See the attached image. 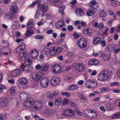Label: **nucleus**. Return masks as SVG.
I'll return each instance as SVG.
<instances>
[{
    "label": "nucleus",
    "mask_w": 120,
    "mask_h": 120,
    "mask_svg": "<svg viewBox=\"0 0 120 120\" xmlns=\"http://www.w3.org/2000/svg\"><path fill=\"white\" fill-rule=\"evenodd\" d=\"M25 48V45L23 44L22 45L18 47L17 48V51L20 54L19 55V58L21 60L23 59H26L27 57L28 56L29 54L26 52H23Z\"/></svg>",
    "instance_id": "nucleus-1"
},
{
    "label": "nucleus",
    "mask_w": 120,
    "mask_h": 120,
    "mask_svg": "<svg viewBox=\"0 0 120 120\" xmlns=\"http://www.w3.org/2000/svg\"><path fill=\"white\" fill-rule=\"evenodd\" d=\"M109 75L108 71L105 70H103L98 75V78L100 80H106L108 79Z\"/></svg>",
    "instance_id": "nucleus-2"
},
{
    "label": "nucleus",
    "mask_w": 120,
    "mask_h": 120,
    "mask_svg": "<svg viewBox=\"0 0 120 120\" xmlns=\"http://www.w3.org/2000/svg\"><path fill=\"white\" fill-rule=\"evenodd\" d=\"M77 44L78 47L80 49H83L85 48L87 46V40L84 38H81L78 40Z\"/></svg>",
    "instance_id": "nucleus-3"
},
{
    "label": "nucleus",
    "mask_w": 120,
    "mask_h": 120,
    "mask_svg": "<svg viewBox=\"0 0 120 120\" xmlns=\"http://www.w3.org/2000/svg\"><path fill=\"white\" fill-rule=\"evenodd\" d=\"M20 68L21 71H27L28 73H29L33 69L30 65L27 64L25 66L24 65L22 64V63Z\"/></svg>",
    "instance_id": "nucleus-4"
},
{
    "label": "nucleus",
    "mask_w": 120,
    "mask_h": 120,
    "mask_svg": "<svg viewBox=\"0 0 120 120\" xmlns=\"http://www.w3.org/2000/svg\"><path fill=\"white\" fill-rule=\"evenodd\" d=\"M19 80V83L22 85L23 89L26 88L27 87L28 81L26 78H20Z\"/></svg>",
    "instance_id": "nucleus-5"
},
{
    "label": "nucleus",
    "mask_w": 120,
    "mask_h": 120,
    "mask_svg": "<svg viewBox=\"0 0 120 120\" xmlns=\"http://www.w3.org/2000/svg\"><path fill=\"white\" fill-rule=\"evenodd\" d=\"M74 114V111L71 109L65 110L62 113V114L63 115L68 116H73Z\"/></svg>",
    "instance_id": "nucleus-6"
},
{
    "label": "nucleus",
    "mask_w": 120,
    "mask_h": 120,
    "mask_svg": "<svg viewBox=\"0 0 120 120\" xmlns=\"http://www.w3.org/2000/svg\"><path fill=\"white\" fill-rule=\"evenodd\" d=\"M85 68V65L82 63H78L75 66V69L79 72L83 71Z\"/></svg>",
    "instance_id": "nucleus-7"
},
{
    "label": "nucleus",
    "mask_w": 120,
    "mask_h": 120,
    "mask_svg": "<svg viewBox=\"0 0 120 120\" xmlns=\"http://www.w3.org/2000/svg\"><path fill=\"white\" fill-rule=\"evenodd\" d=\"M60 79L57 77H54L52 78L50 80V84L53 86H56L60 82Z\"/></svg>",
    "instance_id": "nucleus-8"
},
{
    "label": "nucleus",
    "mask_w": 120,
    "mask_h": 120,
    "mask_svg": "<svg viewBox=\"0 0 120 120\" xmlns=\"http://www.w3.org/2000/svg\"><path fill=\"white\" fill-rule=\"evenodd\" d=\"M53 72L55 74H58L61 71V67L58 64H55L52 68Z\"/></svg>",
    "instance_id": "nucleus-9"
},
{
    "label": "nucleus",
    "mask_w": 120,
    "mask_h": 120,
    "mask_svg": "<svg viewBox=\"0 0 120 120\" xmlns=\"http://www.w3.org/2000/svg\"><path fill=\"white\" fill-rule=\"evenodd\" d=\"M4 18L5 19H7L13 20L15 18V16L14 14L8 12L6 13L4 15Z\"/></svg>",
    "instance_id": "nucleus-10"
},
{
    "label": "nucleus",
    "mask_w": 120,
    "mask_h": 120,
    "mask_svg": "<svg viewBox=\"0 0 120 120\" xmlns=\"http://www.w3.org/2000/svg\"><path fill=\"white\" fill-rule=\"evenodd\" d=\"M49 80L47 78L44 77L41 80V83L42 86L43 87H46L48 84Z\"/></svg>",
    "instance_id": "nucleus-11"
},
{
    "label": "nucleus",
    "mask_w": 120,
    "mask_h": 120,
    "mask_svg": "<svg viewBox=\"0 0 120 120\" xmlns=\"http://www.w3.org/2000/svg\"><path fill=\"white\" fill-rule=\"evenodd\" d=\"M37 9L38 10H41L43 13H45L48 11V8L46 5H43L41 7L40 5H37Z\"/></svg>",
    "instance_id": "nucleus-12"
},
{
    "label": "nucleus",
    "mask_w": 120,
    "mask_h": 120,
    "mask_svg": "<svg viewBox=\"0 0 120 120\" xmlns=\"http://www.w3.org/2000/svg\"><path fill=\"white\" fill-rule=\"evenodd\" d=\"M92 30L90 27L85 28L83 31V34L86 36H90L92 34Z\"/></svg>",
    "instance_id": "nucleus-13"
},
{
    "label": "nucleus",
    "mask_w": 120,
    "mask_h": 120,
    "mask_svg": "<svg viewBox=\"0 0 120 120\" xmlns=\"http://www.w3.org/2000/svg\"><path fill=\"white\" fill-rule=\"evenodd\" d=\"M8 100L4 98H0V106L4 107H5L8 103Z\"/></svg>",
    "instance_id": "nucleus-14"
},
{
    "label": "nucleus",
    "mask_w": 120,
    "mask_h": 120,
    "mask_svg": "<svg viewBox=\"0 0 120 120\" xmlns=\"http://www.w3.org/2000/svg\"><path fill=\"white\" fill-rule=\"evenodd\" d=\"M21 74V71L18 69H15L11 73L12 77H14L19 76Z\"/></svg>",
    "instance_id": "nucleus-15"
},
{
    "label": "nucleus",
    "mask_w": 120,
    "mask_h": 120,
    "mask_svg": "<svg viewBox=\"0 0 120 120\" xmlns=\"http://www.w3.org/2000/svg\"><path fill=\"white\" fill-rule=\"evenodd\" d=\"M19 97L22 101H26L28 98V95L26 92H23L19 94Z\"/></svg>",
    "instance_id": "nucleus-16"
},
{
    "label": "nucleus",
    "mask_w": 120,
    "mask_h": 120,
    "mask_svg": "<svg viewBox=\"0 0 120 120\" xmlns=\"http://www.w3.org/2000/svg\"><path fill=\"white\" fill-rule=\"evenodd\" d=\"M90 112L88 115V116L90 119H95L97 116V114L95 112L92 110H90Z\"/></svg>",
    "instance_id": "nucleus-17"
},
{
    "label": "nucleus",
    "mask_w": 120,
    "mask_h": 120,
    "mask_svg": "<svg viewBox=\"0 0 120 120\" xmlns=\"http://www.w3.org/2000/svg\"><path fill=\"white\" fill-rule=\"evenodd\" d=\"M30 55L32 58H36L38 55V54L37 50L33 49L31 50Z\"/></svg>",
    "instance_id": "nucleus-18"
},
{
    "label": "nucleus",
    "mask_w": 120,
    "mask_h": 120,
    "mask_svg": "<svg viewBox=\"0 0 120 120\" xmlns=\"http://www.w3.org/2000/svg\"><path fill=\"white\" fill-rule=\"evenodd\" d=\"M51 3L52 5L55 6L57 7H59L62 4V2L59 0H51Z\"/></svg>",
    "instance_id": "nucleus-19"
},
{
    "label": "nucleus",
    "mask_w": 120,
    "mask_h": 120,
    "mask_svg": "<svg viewBox=\"0 0 120 120\" xmlns=\"http://www.w3.org/2000/svg\"><path fill=\"white\" fill-rule=\"evenodd\" d=\"M12 27L15 30L18 29L19 28V23L16 21H13L11 23Z\"/></svg>",
    "instance_id": "nucleus-20"
},
{
    "label": "nucleus",
    "mask_w": 120,
    "mask_h": 120,
    "mask_svg": "<svg viewBox=\"0 0 120 120\" xmlns=\"http://www.w3.org/2000/svg\"><path fill=\"white\" fill-rule=\"evenodd\" d=\"M75 13L78 16H82L84 14V12L82 9L79 8H77L75 11Z\"/></svg>",
    "instance_id": "nucleus-21"
},
{
    "label": "nucleus",
    "mask_w": 120,
    "mask_h": 120,
    "mask_svg": "<svg viewBox=\"0 0 120 120\" xmlns=\"http://www.w3.org/2000/svg\"><path fill=\"white\" fill-rule=\"evenodd\" d=\"M34 30L31 29H29L27 30L26 33L25 34V35L26 37H28L34 34Z\"/></svg>",
    "instance_id": "nucleus-22"
},
{
    "label": "nucleus",
    "mask_w": 120,
    "mask_h": 120,
    "mask_svg": "<svg viewBox=\"0 0 120 120\" xmlns=\"http://www.w3.org/2000/svg\"><path fill=\"white\" fill-rule=\"evenodd\" d=\"M10 9L11 13L15 15L17 9V6L15 5H13L11 6Z\"/></svg>",
    "instance_id": "nucleus-23"
},
{
    "label": "nucleus",
    "mask_w": 120,
    "mask_h": 120,
    "mask_svg": "<svg viewBox=\"0 0 120 120\" xmlns=\"http://www.w3.org/2000/svg\"><path fill=\"white\" fill-rule=\"evenodd\" d=\"M59 94V92L57 90H55L49 95V98L50 99H52L54 97L56 96Z\"/></svg>",
    "instance_id": "nucleus-24"
},
{
    "label": "nucleus",
    "mask_w": 120,
    "mask_h": 120,
    "mask_svg": "<svg viewBox=\"0 0 120 120\" xmlns=\"http://www.w3.org/2000/svg\"><path fill=\"white\" fill-rule=\"evenodd\" d=\"M35 103L34 100L32 98H30L28 100V102L27 103V105L29 104L30 105L29 106L32 107Z\"/></svg>",
    "instance_id": "nucleus-25"
},
{
    "label": "nucleus",
    "mask_w": 120,
    "mask_h": 120,
    "mask_svg": "<svg viewBox=\"0 0 120 120\" xmlns=\"http://www.w3.org/2000/svg\"><path fill=\"white\" fill-rule=\"evenodd\" d=\"M99 63V61L95 59H92L89 62V64L90 65H96L98 64Z\"/></svg>",
    "instance_id": "nucleus-26"
},
{
    "label": "nucleus",
    "mask_w": 120,
    "mask_h": 120,
    "mask_svg": "<svg viewBox=\"0 0 120 120\" xmlns=\"http://www.w3.org/2000/svg\"><path fill=\"white\" fill-rule=\"evenodd\" d=\"M62 99L60 98H57L55 99L54 104L56 106L59 105L61 103Z\"/></svg>",
    "instance_id": "nucleus-27"
},
{
    "label": "nucleus",
    "mask_w": 120,
    "mask_h": 120,
    "mask_svg": "<svg viewBox=\"0 0 120 120\" xmlns=\"http://www.w3.org/2000/svg\"><path fill=\"white\" fill-rule=\"evenodd\" d=\"M50 54L51 56H54L57 53L54 47H51L50 49Z\"/></svg>",
    "instance_id": "nucleus-28"
},
{
    "label": "nucleus",
    "mask_w": 120,
    "mask_h": 120,
    "mask_svg": "<svg viewBox=\"0 0 120 120\" xmlns=\"http://www.w3.org/2000/svg\"><path fill=\"white\" fill-rule=\"evenodd\" d=\"M78 88L77 85L74 84H72L69 86L68 87L69 90H73L75 89H77Z\"/></svg>",
    "instance_id": "nucleus-29"
},
{
    "label": "nucleus",
    "mask_w": 120,
    "mask_h": 120,
    "mask_svg": "<svg viewBox=\"0 0 120 120\" xmlns=\"http://www.w3.org/2000/svg\"><path fill=\"white\" fill-rule=\"evenodd\" d=\"M91 80L88 79L85 82V86L88 89L91 88Z\"/></svg>",
    "instance_id": "nucleus-30"
},
{
    "label": "nucleus",
    "mask_w": 120,
    "mask_h": 120,
    "mask_svg": "<svg viewBox=\"0 0 120 120\" xmlns=\"http://www.w3.org/2000/svg\"><path fill=\"white\" fill-rule=\"evenodd\" d=\"M115 47V45H114L113 44L109 45L107 48V50L109 52H112L114 50Z\"/></svg>",
    "instance_id": "nucleus-31"
},
{
    "label": "nucleus",
    "mask_w": 120,
    "mask_h": 120,
    "mask_svg": "<svg viewBox=\"0 0 120 120\" xmlns=\"http://www.w3.org/2000/svg\"><path fill=\"white\" fill-rule=\"evenodd\" d=\"M49 65L47 64H43L42 66L41 71H46L48 69Z\"/></svg>",
    "instance_id": "nucleus-32"
},
{
    "label": "nucleus",
    "mask_w": 120,
    "mask_h": 120,
    "mask_svg": "<svg viewBox=\"0 0 120 120\" xmlns=\"http://www.w3.org/2000/svg\"><path fill=\"white\" fill-rule=\"evenodd\" d=\"M97 85V83L94 81L91 80V88H92L96 87Z\"/></svg>",
    "instance_id": "nucleus-33"
},
{
    "label": "nucleus",
    "mask_w": 120,
    "mask_h": 120,
    "mask_svg": "<svg viewBox=\"0 0 120 120\" xmlns=\"http://www.w3.org/2000/svg\"><path fill=\"white\" fill-rule=\"evenodd\" d=\"M65 8V6H61L59 9V11L60 13H61V15H63L64 14V8Z\"/></svg>",
    "instance_id": "nucleus-34"
},
{
    "label": "nucleus",
    "mask_w": 120,
    "mask_h": 120,
    "mask_svg": "<svg viewBox=\"0 0 120 120\" xmlns=\"http://www.w3.org/2000/svg\"><path fill=\"white\" fill-rule=\"evenodd\" d=\"M49 49L47 47L45 48L42 51V53L44 55L48 54L49 53Z\"/></svg>",
    "instance_id": "nucleus-35"
},
{
    "label": "nucleus",
    "mask_w": 120,
    "mask_h": 120,
    "mask_svg": "<svg viewBox=\"0 0 120 120\" xmlns=\"http://www.w3.org/2000/svg\"><path fill=\"white\" fill-rule=\"evenodd\" d=\"M1 51H4L5 52H8L9 54L10 52V50L9 48L7 47H6L2 48L1 49Z\"/></svg>",
    "instance_id": "nucleus-36"
},
{
    "label": "nucleus",
    "mask_w": 120,
    "mask_h": 120,
    "mask_svg": "<svg viewBox=\"0 0 120 120\" xmlns=\"http://www.w3.org/2000/svg\"><path fill=\"white\" fill-rule=\"evenodd\" d=\"M100 40V39L99 38H95L93 40V43L94 44H96L99 42Z\"/></svg>",
    "instance_id": "nucleus-37"
},
{
    "label": "nucleus",
    "mask_w": 120,
    "mask_h": 120,
    "mask_svg": "<svg viewBox=\"0 0 120 120\" xmlns=\"http://www.w3.org/2000/svg\"><path fill=\"white\" fill-rule=\"evenodd\" d=\"M105 59V60H108L109 59L110 57V55L109 52L106 53L104 55Z\"/></svg>",
    "instance_id": "nucleus-38"
},
{
    "label": "nucleus",
    "mask_w": 120,
    "mask_h": 120,
    "mask_svg": "<svg viewBox=\"0 0 120 120\" xmlns=\"http://www.w3.org/2000/svg\"><path fill=\"white\" fill-rule=\"evenodd\" d=\"M120 118V112L112 116V119H116Z\"/></svg>",
    "instance_id": "nucleus-39"
},
{
    "label": "nucleus",
    "mask_w": 120,
    "mask_h": 120,
    "mask_svg": "<svg viewBox=\"0 0 120 120\" xmlns=\"http://www.w3.org/2000/svg\"><path fill=\"white\" fill-rule=\"evenodd\" d=\"M16 88L15 87H12L11 88L10 91V93L12 95L14 94L16 91Z\"/></svg>",
    "instance_id": "nucleus-40"
},
{
    "label": "nucleus",
    "mask_w": 120,
    "mask_h": 120,
    "mask_svg": "<svg viewBox=\"0 0 120 120\" xmlns=\"http://www.w3.org/2000/svg\"><path fill=\"white\" fill-rule=\"evenodd\" d=\"M100 16L102 17H104L106 15V14L105 12L103 10H102L100 13Z\"/></svg>",
    "instance_id": "nucleus-41"
},
{
    "label": "nucleus",
    "mask_w": 120,
    "mask_h": 120,
    "mask_svg": "<svg viewBox=\"0 0 120 120\" xmlns=\"http://www.w3.org/2000/svg\"><path fill=\"white\" fill-rule=\"evenodd\" d=\"M110 88L108 87H104L100 89L101 91L102 92L108 91L110 90Z\"/></svg>",
    "instance_id": "nucleus-42"
},
{
    "label": "nucleus",
    "mask_w": 120,
    "mask_h": 120,
    "mask_svg": "<svg viewBox=\"0 0 120 120\" xmlns=\"http://www.w3.org/2000/svg\"><path fill=\"white\" fill-rule=\"evenodd\" d=\"M61 94L63 95L66 96L67 97H69L70 96V94L69 93L66 92L61 93Z\"/></svg>",
    "instance_id": "nucleus-43"
},
{
    "label": "nucleus",
    "mask_w": 120,
    "mask_h": 120,
    "mask_svg": "<svg viewBox=\"0 0 120 120\" xmlns=\"http://www.w3.org/2000/svg\"><path fill=\"white\" fill-rule=\"evenodd\" d=\"M33 21H29L27 23V25L28 26V28H29L30 27H32L34 26V25L33 23Z\"/></svg>",
    "instance_id": "nucleus-44"
},
{
    "label": "nucleus",
    "mask_w": 120,
    "mask_h": 120,
    "mask_svg": "<svg viewBox=\"0 0 120 120\" xmlns=\"http://www.w3.org/2000/svg\"><path fill=\"white\" fill-rule=\"evenodd\" d=\"M41 77V75L38 74L37 75L35 76V77L34 78V80L35 81H38Z\"/></svg>",
    "instance_id": "nucleus-45"
},
{
    "label": "nucleus",
    "mask_w": 120,
    "mask_h": 120,
    "mask_svg": "<svg viewBox=\"0 0 120 120\" xmlns=\"http://www.w3.org/2000/svg\"><path fill=\"white\" fill-rule=\"evenodd\" d=\"M57 24L61 27H62V26L64 25V22L62 20H60L57 22Z\"/></svg>",
    "instance_id": "nucleus-46"
},
{
    "label": "nucleus",
    "mask_w": 120,
    "mask_h": 120,
    "mask_svg": "<svg viewBox=\"0 0 120 120\" xmlns=\"http://www.w3.org/2000/svg\"><path fill=\"white\" fill-rule=\"evenodd\" d=\"M111 105L110 103H108L106 105V108L108 110H110L111 109Z\"/></svg>",
    "instance_id": "nucleus-47"
},
{
    "label": "nucleus",
    "mask_w": 120,
    "mask_h": 120,
    "mask_svg": "<svg viewBox=\"0 0 120 120\" xmlns=\"http://www.w3.org/2000/svg\"><path fill=\"white\" fill-rule=\"evenodd\" d=\"M34 38L36 39H43V36H42L38 35L34 36Z\"/></svg>",
    "instance_id": "nucleus-48"
},
{
    "label": "nucleus",
    "mask_w": 120,
    "mask_h": 120,
    "mask_svg": "<svg viewBox=\"0 0 120 120\" xmlns=\"http://www.w3.org/2000/svg\"><path fill=\"white\" fill-rule=\"evenodd\" d=\"M112 19H110L107 21V25L109 26H111L112 25Z\"/></svg>",
    "instance_id": "nucleus-49"
},
{
    "label": "nucleus",
    "mask_w": 120,
    "mask_h": 120,
    "mask_svg": "<svg viewBox=\"0 0 120 120\" xmlns=\"http://www.w3.org/2000/svg\"><path fill=\"white\" fill-rule=\"evenodd\" d=\"M115 105L116 106H118L120 108V101L119 100H116L115 101Z\"/></svg>",
    "instance_id": "nucleus-50"
},
{
    "label": "nucleus",
    "mask_w": 120,
    "mask_h": 120,
    "mask_svg": "<svg viewBox=\"0 0 120 120\" xmlns=\"http://www.w3.org/2000/svg\"><path fill=\"white\" fill-rule=\"evenodd\" d=\"M72 78V75L71 74H68L67 76V78L68 79L67 81L69 82V80H71Z\"/></svg>",
    "instance_id": "nucleus-51"
},
{
    "label": "nucleus",
    "mask_w": 120,
    "mask_h": 120,
    "mask_svg": "<svg viewBox=\"0 0 120 120\" xmlns=\"http://www.w3.org/2000/svg\"><path fill=\"white\" fill-rule=\"evenodd\" d=\"M96 3V1H95L93 0L90 3H89V5L91 7H93L94 5Z\"/></svg>",
    "instance_id": "nucleus-52"
},
{
    "label": "nucleus",
    "mask_w": 120,
    "mask_h": 120,
    "mask_svg": "<svg viewBox=\"0 0 120 120\" xmlns=\"http://www.w3.org/2000/svg\"><path fill=\"white\" fill-rule=\"evenodd\" d=\"M78 95L82 100H85V99L86 97L83 95L79 94Z\"/></svg>",
    "instance_id": "nucleus-53"
},
{
    "label": "nucleus",
    "mask_w": 120,
    "mask_h": 120,
    "mask_svg": "<svg viewBox=\"0 0 120 120\" xmlns=\"http://www.w3.org/2000/svg\"><path fill=\"white\" fill-rule=\"evenodd\" d=\"M68 99L67 98L64 99L62 102V104L64 105L67 104L68 102Z\"/></svg>",
    "instance_id": "nucleus-54"
},
{
    "label": "nucleus",
    "mask_w": 120,
    "mask_h": 120,
    "mask_svg": "<svg viewBox=\"0 0 120 120\" xmlns=\"http://www.w3.org/2000/svg\"><path fill=\"white\" fill-rule=\"evenodd\" d=\"M6 88L5 86L3 85H0V92H2L3 90L4 89Z\"/></svg>",
    "instance_id": "nucleus-55"
},
{
    "label": "nucleus",
    "mask_w": 120,
    "mask_h": 120,
    "mask_svg": "<svg viewBox=\"0 0 120 120\" xmlns=\"http://www.w3.org/2000/svg\"><path fill=\"white\" fill-rule=\"evenodd\" d=\"M39 3L38 5H40L41 7L43 6V5L45 4V2L43 0H40L39 1Z\"/></svg>",
    "instance_id": "nucleus-56"
},
{
    "label": "nucleus",
    "mask_w": 120,
    "mask_h": 120,
    "mask_svg": "<svg viewBox=\"0 0 120 120\" xmlns=\"http://www.w3.org/2000/svg\"><path fill=\"white\" fill-rule=\"evenodd\" d=\"M62 49L60 47H57V49H56V50L57 53H59L61 52L62 51Z\"/></svg>",
    "instance_id": "nucleus-57"
},
{
    "label": "nucleus",
    "mask_w": 120,
    "mask_h": 120,
    "mask_svg": "<svg viewBox=\"0 0 120 120\" xmlns=\"http://www.w3.org/2000/svg\"><path fill=\"white\" fill-rule=\"evenodd\" d=\"M100 43L102 46L104 47L106 45V42L105 40H103L101 41Z\"/></svg>",
    "instance_id": "nucleus-58"
},
{
    "label": "nucleus",
    "mask_w": 120,
    "mask_h": 120,
    "mask_svg": "<svg viewBox=\"0 0 120 120\" xmlns=\"http://www.w3.org/2000/svg\"><path fill=\"white\" fill-rule=\"evenodd\" d=\"M36 69L37 70L40 69L41 71L42 68V66H41L39 64H38L35 67Z\"/></svg>",
    "instance_id": "nucleus-59"
},
{
    "label": "nucleus",
    "mask_w": 120,
    "mask_h": 120,
    "mask_svg": "<svg viewBox=\"0 0 120 120\" xmlns=\"http://www.w3.org/2000/svg\"><path fill=\"white\" fill-rule=\"evenodd\" d=\"M120 52V48H118L117 49H114L113 52L115 54L117 53Z\"/></svg>",
    "instance_id": "nucleus-60"
},
{
    "label": "nucleus",
    "mask_w": 120,
    "mask_h": 120,
    "mask_svg": "<svg viewBox=\"0 0 120 120\" xmlns=\"http://www.w3.org/2000/svg\"><path fill=\"white\" fill-rule=\"evenodd\" d=\"M36 105L38 107H39L41 109L42 106V103L40 101L38 102Z\"/></svg>",
    "instance_id": "nucleus-61"
},
{
    "label": "nucleus",
    "mask_w": 120,
    "mask_h": 120,
    "mask_svg": "<svg viewBox=\"0 0 120 120\" xmlns=\"http://www.w3.org/2000/svg\"><path fill=\"white\" fill-rule=\"evenodd\" d=\"M75 111L79 115H81L82 114V112L80 111L79 109H76L75 110Z\"/></svg>",
    "instance_id": "nucleus-62"
},
{
    "label": "nucleus",
    "mask_w": 120,
    "mask_h": 120,
    "mask_svg": "<svg viewBox=\"0 0 120 120\" xmlns=\"http://www.w3.org/2000/svg\"><path fill=\"white\" fill-rule=\"evenodd\" d=\"M115 28L114 27H112L109 30V32L110 33L112 34L113 33Z\"/></svg>",
    "instance_id": "nucleus-63"
},
{
    "label": "nucleus",
    "mask_w": 120,
    "mask_h": 120,
    "mask_svg": "<svg viewBox=\"0 0 120 120\" xmlns=\"http://www.w3.org/2000/svg\"><path fill=\"white\" fill-rule=\"evenodd\" d=\"M67 28L69 30H71L73 29V26L71 25H68L67 26Z\"/></svg>",
    "instance_id": "nucleus-64"
}]
</instances>
